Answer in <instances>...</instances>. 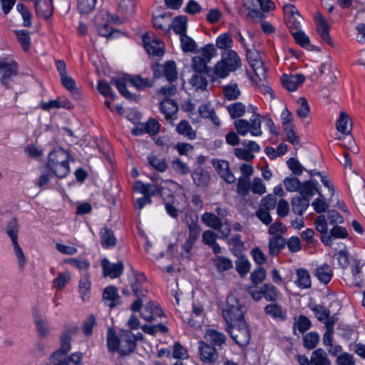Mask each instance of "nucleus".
<instances>
[{"label":"nucleus","instance_id":"obj_1","mask_svg":"<svg viewBox=\"0 0 365 365\" xmlns=\"http://www.w3.org/2000/svg\"><path fill=\"white\" fill-rule=\"evenodd\" d=\"M138 338L130 330H121L119 336L113 328H109L107 332V346L110 352L115 351L121 356H128L136 348Z\"/></svg>","mask_w":365,"mask_h":365},{"label":"nucleus","instance_id":"obj_2","mask_svg":"<svg viewBox=\"0 0 365 365\" xmlns=\"http://www.w3.org/2000/svg\"><path fill=\"white\" fill-rule=\"evenodd\" d=\"M241 59L233 50H227L221 54V60L214 67L215 77L225 78L231 72H235L241 67Z\"/></svg>","mask_w":365,"mask_h":365},{"label":"nucleus","instance_id":"obj_3","mask_svg":"<svg viewBox=\"0 0 365 365\" xmlns=\"http://www.w3.org/2000/svg\"><path fill=\"white\" fill-rule=\"evenodd\" d=\"M110 83L115 86L119 93L128 100L135 98V96L127 90L126 87L128 84L133 86L138 90L152 86V82L148 78H142L139 76H131L129 75L118 78H113L110 80Z\"/></svg>","mask_w":365,"mask_h":365},{"label":"nucleus","instance_id":"obj_4","mask_svg":"<svg viewBox=\"0 0 365 365\" xmlns=\"http://www.w3.org/2000/svg\"><path fill=\"white\" fill-rule=\"evenodd\" d=\"M246 308L240 303V301L234 296L227 297V308L223 310V317L227 325L244 322V314Z\"/></svg>","mask_w":365,"mask_h":365},{"label":"nucleus","instance_id":"obj_5","mask_svg":"<svg viewBox=\"0 0 365 365\" xmlns=\"http://www.w3.org/2000/svg\"><path fill=\"white\" fill-rule=\"evenodd\" d=\"M205 75L206 73H194L188 81L190 86V94L192 95L197 101H203L208 96L207 90L208 83Z\"/></svg>","mask_w":365,"mask_h":365},{"label":"nucleus","instance_id":"obj_6","mask_svg":"<svg viewBox=\"0 0 365 365\" xmlns=\"http://www.w3.org/2000/svg\"><path fill=\"white\" fill-rule=\"evenodd\" d=\"M0 69H3V74L0 78L1 86L6 89H11L14 78L18 75V63L9 58L0 59Z\"/></svg>","mask_w":365,"mask_h":365},{"label":"nucleus","instance_id":"obj_7","mask_svg":"<svg viewBox=\"0 0 365 365\" xmlns=\"http://www.w3.org/2000/svg\"><path fill=\"white\" fill-rule=\"evenodd\" d=\"M202 221L207 227L218 231L220 233L221 239H227L229 237L231 232L230 225L217 215L212 212H205L202 215Z\"/></svg>","mask_w":365,"mask_h":365},{"label":"nucleus","instance_id":"obj_8","mask_svg":"<svg viewBox=\"0 0 365 365\" xmlns=\"http://www.w3.org/2000/svg\"><path fill=\"white\" fill-rule=\"evenodd\" d=\"M228 331L237 344L244 346L250 342V331L245 321L228 324Z\"/></svg>","mask_w":365,"mask_h":365},{"label":"nucleus","instance_id":"obj_9","mask_svg":"<svg viewBox=\"0 0 365 365\" xmlns=\"http://www.w3.org/2000/svg\"><path fill=\"white\" fill-rule=\"evenodd\" d=\"M247 59L259 79L260 81L264 80L267 77L266 68L261 60L259 53L255 49H248L247 51Z\"/></svg>","mask_w":365,"mask_h":365},{"label":"nucleus","instance_id":"obj_10","mask_svg":"<svg viewBox=\"0 0 365 365\" xmlns=\"http://www.w3.org/2000/svg\"><path fill=\"white\" fill-rule=\"evenodd\" d=\"M213 167L218 175L229 184L235 182L236 178L230 169L229 163L227 160L213 159L212 160Z\"/></svg>","mask_w":365,"mask_h":365},{"label":"nucleus","instance_id":"obj_11","mask_svg":"<svg viewBox=\"0 0 365 365\" xmlns=\"http://www.w3.org/2000/svg\"><path fill=\"white\" fill-rule=\"evenodd\" d=\"M143 41L144 47L149 54L155 56H163V43L159 38H156L153 34L152 36L145 34L143 36Z\"/></svg>","mask_w":365,"mask_h":365},{"label":"nucleus","instance_id":"obj_12","mask_svg":"<svg viewBox=\"0 0 365 365\" xmlns=\"http://www.w3.org/2000/svg\"><path fill=\"white\" fill-rule=\"evenodd\" d=\"M199 351L200 359L205 363H212L218 358V353L215 346L203 341H199Z\"/></svg>","mask_w":365,"mask_h":365},{"label":"nucleus","instance_id":"obj_13","mask_svg":"<svg viewBox=\"0 0 365 365\" xmlns=\"http://www.w3.org/2000/svg\"><path fill=\"white\" fill-rule=\"evenodd\" d=\"M348 237L346 230L341 226L334 225L327 235L322 237V242L327 246H331L335 239H344Z\"/></svg>","mask_w":365,"mask_h":365},{"label":"nucleus","instance_id":"obj_14","mask_svg":"<svg viewBox=\"0 0 365 365\" xmlns=\"http://www.w3.org/2000/svg\"><path fill=\"white\" fill-rule=\"evenodd\" d=\"M305 77L302 74L283 75L282 83L283 86L289 91H294L303 83Z\"/></svg>","mask_w":365,"mask_h":365},{"label":"nucleus","instance_id":"obj_15","mask_svg":"<svg viewBox=\"0 0 365 365\" xmlns=\"http://www.w3.org/2000/svg\"><path fill=\"white\" fill-rule=\"evenodd\" d=\"M102 267L103 269V275L109 276L111 278H117L120 277L124 269V265L122 262L111 264L107 259H104L103 260Z\"/></svg>","mask_w":365,"mask_h":365},{"label":"nucleus","instance_id":"obj_16","mask_svg":"<svg viewBox=\"0 0 365 365\" xmlns=\"http://www.w3.org/2000/svg\"><path fill=\"white\" fill-rule=\"evenodd\" d=\"M69 154L62 148L53 150L49 153L47 165L48 168L68 163Z\"/></svg>","mask_w":365,"mask_h":365},{"label":"nucleus","instance_id":"obj_17","mask_svg":"<svg viewBox=\"0 0 365 365\" xmlns=\"http://www.w3.org/2000/svg\"><path fill=\"white\" fill-rule=\"evenodd\" d=\"M162 315V309L158 304H155L151 302L145 304L140 314L141 317L147 322H152L155 320L156 317H160Z\"/></svg>","mask_w":365,"mask_h":365},{"label":"nucleus","instance_id":"obj_18","mask_svg":"<svg viewBox=\"0 0 365 365\" xmlns=\"http://www.w3.org/2000/svg\"><path fill=\"white\" fill-rule=\"evenodd\" d=\"M317 185V182H315L313 180H305L302 182V186L299 190L300 196L310 200L311 197H312L316 193H318L320 197H323V195L318 190Z\"/></svg>","mask_w":365,"mask_h":365},{"label":"nucleus","instance_id":"obj_19","mask_svg":"<svg viewBox=\"0 0 365 365\" xmlns=\"http://www.w3.org/2000/svg\"><path fill=\"white\" fill-rule=\"evenodd\" d=\"M205 340L212 346L221 347L226 342V336L216 329H208L205 334Z\"/></svg>","mask_w":365,"mask_h":365},{"label":"nucleus","instance_id":"obj_20","mask_svg":"<svg viewBox=\"0 0 365 365\" xmlns=\"http://www.w3.org/2000/svg\"><path fill=\"white\" fill-rule=\"evenodd\" d=\"M35 7L36 14L41 18L48 19L52 15V0H36Z\"/></svg>","mask_w":365,"mask_h":365},{"label":"nucleus","instance_id":"obj_21","mask_svg":"<svg viewBox=\"0 0 365 365\" xmlns=\"http://www.w3.org/2000/svg\"><path fill=\"white\" fill-rule=\"evenodd\" d=\"M207 64V63L197 56L192 58V67L196 73H206L207 76L212 78V81H215L214 68H209Z\"/></svg>","mask_w":365,"mask_h":365},{"label":"nucleus","instance_id":"obj_22","mask_svg":"<svg viewBox=\"0 0 365 365\" xmlns=\"http://www.w3.org/2000/svg\"><path fill=\"white\" fill-rule=\"evenodd\" d=\"M292 210L298 215H302L309 206V200L302 196H297L292 199Z\"/></svg>","mask_w":365,"mask_h":365},{"label":"nucleus","instance_id":"obj_23","mask_svg":"<svg viewBox=\"0 0 365 365\" xmlns=\"http://www.w3.org/2000/svg\"><path fill=\"white\" fill-rule=\"evenodd\" d=\"M297 279L295 284L301 289H308L312 286L311 277L309 272L303 268L296 270Z\"/></svg>","mask_w":365,"mask_h":365},{"label":"nucleus","instance_id":"obj_24","mask_svg":"<svg viewBox=\"0 0 365 365\" xmlns=\"http://www.w3.org/2000/svg\"><path fill=\"white\" fill-rule=\"evenodd\" d=\"M227 245L233 255L240 256L245 250V244L240 235H235L230 238H227Z\"/></svg>","mask_w":365,"mask_h":365},{"label":"nucleus","instance_id":"obj_25","mask_svg":"<svg viewBox=\"0 0 365 365\" xmlns=\"http://www.w3.org/2000/svg\"><path fill=\"white\" fill-rule=\"evenodd\" d=\"M336 128L337 130L343 134L348 135L351 133V121L348 115L344 111H341L339 118L336 123Z\"/></svg>","mask_w":365,"mask_h":365},{"label":"nucleus","instance_id":"obj_26","mask_svg":"<svg viewBox=\"0 0 365 365\" xmlns=\"http://www.w3.org/2000/svg\"><path fill=\"white\" fill-rule=\"evenodd\" d=\"M315 277L323 284H328L332 276L333 272L329 265L324 264L314 269Z\"/></svg>","mask_w":365,"mask_h":365},{"label":"nucleus","instance_id":"obj_27","mask_svg":"<svg viewBox=\"0 0 365 365\" xmlns=\"http://www.w3.org/2000/svg\"><path fill=\"white\" fill-rule=\"evenodd\" d=\"M135 0H120L118 11L122 14L123 20L128 19L135 13Z\"/></svg>","mask_w":365,"mask_h":365},{"label":"nucleus","instance_id":"obj_28","mask_svg":"<svg viewBox=\"0 0 365 365\" xmlns=\"http://www.w3.org/2000/svg\"><path fill=\"white\" fill-rule=\"evenodd\" d=\"M101 245L104 248H110L115 246L117 239L115 238L113 232L107 227H103L100 231Z\"/></svg>","mask_w":365,"mask_h":365},{"label":"nucleus","instance_id":"obj_29","mask_svg":"<svg viewBox=\"0 0 365 365\" xmlns=\"http://www.w3.org/2000/svg\"><path fill=\"white\" fill-rule=\"evenodd\" d=\"M286 240L282 236H275L269 239V252L270 255L275 256L285 247Z\"/></svg>","mask_w":365,"mask_h":365},{"label":"nucleus","instance_id":"obj_30","mask_svg":"<svg viewBox=\"0 0 365 365\" xmlns=\"http://www.w3.org/2000/svg\"><path fill=\"white\" fill-rule=\"evenodd\" d=\"M91 283L90 280V275L88 272H86L80 279L79 281V292L81 299L83 301L89 298V293L91 290Z\"/></svg>","mask_w":365,"mask_h":365},{"label":"nucleus","instance_id":"obj_31","mask_svg":"<svg viewBox=\"0 0 365 365\" xmlns=\"http://www.w3.org/2000/svg\"><path fill=\"white\" fill-rule=\"evenodd\" d=\"M192 178L194 183L197 187L206 186L210 180V175L208 172L202 168H197L192 174Z\"/></svg>","mask_w":365,"mask_h":365},{"label":"nucleus","instance_id":"obj_32","mask_svg":"<svg viewBox=\"0 0 365 365\" xmlns=\"http://www.w3.org/2000/svg\"><path fill=\"white\" fill-rule=\"evenodd\" d=\"M263 121V116L257 113L255 111L250 118V134L252 136H261L262 135L261 125Z\"/></svg>","mask_w":365,"mask_h":365},{"label":"nucleus","instance_id":"obj_33","mask_svg":"<svg viewBox=\"0 0 365 365\" xmlns=\"http://www.w3.org/2000/svg\"><path fill=\"white\" fill-rule=\"evenodd\" d=\"M263 297L268 302H275L279 297V292L275 286L270 283H265L262 287Z\"/></svg>","mask_w":365,"mask_h":365},{"label":"nucleus","instance_id":"obj_34","mask_svg":"<svg viewBox=\"0 0 365 365\" xmlns=\"http://www.w3.org/2000/svg\"><path fill=\"white\" fill-rule=\"evenodd\" d=\"M160 108L166 118L171 117L178 109L177 103L173 100L168 98H165L160 103Z\"/></svg>","mask_w":365,"mask_h":365},{"label":"nucleus","instance_id":"obj_35","mask_svg":"<svg viewBox=\"0 0 365 365\" xmlns=\"http://www.w3.org/2000/svg\"><path fill=\"white\" fill-rule=\"evenodd\" d=\"M134 282H130V286L133 294L138 298L143 296L141 284L146 280V277L143 273H136L133 272Z\"/></svg>","mask_w":365,"mask_h":365},{"label":"nucleus","instance_id":"obj_36","mask_svg":"<svg viewBox=\"0 0 365 365\" xmlns=\"http://www.w3.org/2000/svg\"><path fill=\"white\" fill-rule=\"evenodd\" d=\"M103 299L108 303L110 307H114L118 299V289L114 286L106 287L103 292Z\"/></svg>","mask_w":365,"mask_h":365},{"label":"nucleus","instance_id":"obj_37","mask_svg":"<svg viewBox=\"0 0 365 365\" xmlns=\"http://www.w3.org/2000/svg\"><path fill=\"white\" fill-rule=\"evenodd\" d=\"M187 21V19L186 16H177L173 20L172 24H170V28H173L175 34L181 36V34L182 35L186 34Z\"/></svg>","mask_w":365,"mask_h":365},{"label":"nucleus","instance_id":"obj_38","mask_svg":"<svg viewBox=\"0 0 365 365\" xmlns=\"http://www.w3.org/2000/svg\"><path fill=\"white\" fill-rule=\"evenodd\" d=\"M313 365H331L327 354L322 349H317L312 353Z\"/></svg>","mask_w":365,"mask_h":365},{"label":"nucleus","instance_id":"obj_39","mask_svg":"<svg viewBox=\"0 0 365 365\" xmlns=\"http://www.w3.org/2000/svg\"><path fill=\"white\" fill-rule=\"evenodd\" d=\"M187 218L188 216L186 215V220H187ZM187 222L189 229V235L187 241L195 244L200 232V227L197 223V217H195V219L191 218V222H189L187 221Z\"/></svg>","mask_w":365,"mask_h":365},{"label":"nucleus","instance_id":"obj_40","mask_svg":"<svg viewBox=\"0 0 365 365\" xmlns=\"http://www.w3.org/2000/svg\"><path fill=\"white\" fill-rule=\"evenodd\" d=\"M264 312L267 315H270L275 319L284 320L287 315L286 312L282 310V307L277 304H270L265 307Z\"/></svg>","mask_w":365,"mask_h":365},{"label":"nucleus","instance_id":"obj_41","mask_svg":"<svg viewBox=\"0 0 365 365\" xmlns=\"http://www.w3.org/2000/svg\"><path fill=\"white\" fill-rule=\"evenodd\" d=\"M176 130L180 135H185L190 140L196 138V133L187 120H181L176 127Z\"/></svg>","mask_w":365,"mask_h":365},{"label":"nucleus","instance_id":"obj_42","mask_svg":"<svg viewBox=\"0 0 365 365\" xmlns=\"http://www.w3.org/2000/svg\"><path fill=\"white\" fill-rule=\"evenodd\" d=\"M71 337L68 333H64L61 337V347L53 353V358L55 359L62 354H66L71 349Z\"/></svg>","mask_w":365,"mask_h":365},{"label":"nucleus","instance_id":"obj_43","mask_svg":"<svg viewBox=\"0 0 365 365\" xmlns=\"http://www.w3.org/2000/svg\"><path fill=\"white\" fill-rule=\"evenodd\" d=\"M34 323L39 337H46L49 331V327L47 321L41 318L39 315L36 314L34 316Z\"/></svg>","mask_w":365,"mask_h":365},{"label":"nucleus","instance_id":"obj_44","mask_svg":"<svg viewBox=\"0 0 365 365\" xmlns=\"http://www.w3.org/2000/svg\"><path fill=\"white\" fill-rule=\"evenodd\" d=\"M292 34L296 42L301 46L310 50L314 49V46L310 43L308 36H307L302 30L292 31Z\"/></svg>","mask_w":365,"mask_h":365},{"label":"nucleus","instance_id":"obj_45","mask_svg":"<svg viewBox=\"0 0 365 365\" xmlns=\"http://www.w3.org/2000/svg\"><path fill=\"white\" fill-rule=\"evenodd\" d=\"M200 115L205 118L210 119L215 125H219L220 122L216 116L214 109L209 104H202L198 109Z\"/></svg>","mask_w":365,"mask_h":365},{"label":"nucleus","instance_id":"obj_46","mask_svg":"<svg viewBox=\"0 0 365 365\" xmlns=\"http://www.w3.org/2000/svg\"><path fill=\"white\" fill-rule=\"evenodd\" d=\"M246 110L245 106L241 102H237L227 106V111L232 118H238L242 117Z\"/></svg>","mask_w":365,"mask_h":365},{"label":"nucleus","instance_id":"obj_47","mask_svg":"<svg viewBox=\"0 0 365 365\" xmlns=\"http://www.w3.org/2000/svg\"><path fill=\"white\" fill-rule=\"evenodd\" d=\"M251 183L250 178L240 177L237 184V194L242 197L247 196L251 189Z\"/></svg>","mask_w":365,"mask_h":365},{"label":"nucleus","instance_id":"obj_48","mask_svg":"<svg viewBox=\"0 0 365 365\" xmlns=\"http://www.w3.org/2000/svg\"><path fill=\"white\" fill-rule=\"evenodd\" d=\"M213 263L219 272H224L232 267V262L227 257L217 256L213 259Z\"/></svg>","mask_w":365,"mask_h":365},{"label":"nucleus","instance_id":"obj_49","mask_svg":"<svg viewBox=\"0 0 365 365\" xmlns=\"http://www.w3.org/2000/svg\"><path fill=\"white\" fill-rule=\"evenodd\" d=\"M354 265L351 268V273L353 275V283L356 287H361L363 282L362 277L361 276L362 264L359 259H354Z\"/></svg>","mask_w":365,"mask_h":365},{"label":"nucleus","instance_id":"obj_50","mask_svg":"<svg viewBox=\"0 0 365 365\" xmlns=\"http://www.w3.org/2000/svg\"><path fill=\"white\" fill-rule=\"evenodd\" d=\"M153 26L166 34L170 29V24L165 14L155 16L153 19Z\"/></svg>","mask_w":365,"mask_h":365},{"label":"nucleus","instance_id":"obj_51","mask_svg":"<svg viewBox=\"0 0 365 365\" xmlns=\"http://www.w3.org/2000/svg\"><path fill=\"white\" fill-rule=\"evenodd\" d=\"M232 44L233 41L231 35L228 33L223 34L217 38L216 46L220 49H224L225 51L231 50Z\"/></svg>","mask_w":365,"mask_h":365},{"label":"nucleus","instance_id":"obj_52","mask_svg":"<svg viewBox=\"0 0 365 365\" xmlns=\"http://www.w3.org/2000/svg\"><path fill=\"white\" fill-rule=\"evenodd\" d=\"M223 93L226 99L234 101L238 98L240 95V91L237 84H230L224 86Z\"/></svg>","mask_w":365,"mask_h":365},{"label":"nucleus","instance_id":"obj_53","mask_svg":"<svg viewBox=\"0 0 365 365\" xmlns=\"http://www.w3.org/2000/svg\"><path fill=\"white\" fill-rule=\"evenodd\" d=\"M283 183L288 192H294L299 190L302 182L296 177H287L284 179Z\"/></svg>","mask_w":365,"mask_h":365},{"label":"nucleus","instance_id":"obj_54","mask_svg":"<svg viewBox=\"0 0 365 365\" xmlns=\"http://www.w3.org/2000/svg\"><path fill=\"white\" fill-rule=\"evenodd\" d=\"M310 327V320L306 316L300 315L294 325V333L296 334V330L297 329L299 334H303L307 331Z\"/></svg>","mask_w":365,"mask_h":365},{"label":"nucleus","instance_id":"obj_55","mask_svg":"<svg viewBox=\"0 0 365 365\" xmlns=\"http://www.w3.org/2000/svg\"><path fill=\"white\" fill-rule=\"evenodd\" d=\"M19 42L21 43L23 49L27 51L30 48L31 39L29 32L26 30L15 31Z\"/></svg>","mask_w":365,"mask_h":365},{"label":"nucleus","instance_id":"obj_56","mask_svg":"<svg viewBox=\"0 0 365 365\" xmlns=\"http://www.w3.org/2000/svg\"><path fill=\"white\" fill-rule=\"evenodd\" d=\"M182 49L184 52H194L196 48L195 41L186 34L180 36Z\"/></svg>","mask_w":365,"mask_h":365},{"label":"nucleus","instance_id":"obj_57","mask_svg":"<svg viewBox=\"0 0 365 365\" xmlns=\"http://www.w3.org/2000/svg\"><path fill=\"white\" fill-rule=\"evenodd\" d=\"M316 230L321 234V238L324 235H327L328 223L326 217L324 215H320L315 219L314 221Z\"/></svg>","mask_w":365,"mask_h":365},{"label":"nucleus","instance_id":"obj_58","mask_svg":"<svg viewBox=\"0 0 365 365\" xmlns=\"http://www.w3.org/2000/svg\"><path fill=\"white\" fill-rule=\"evenodd\" d=\"M149 164L156 170L163 173L167 170L168 165L164 159L157 158L155 155H149L148 157Z\"/></svg>","mask_w":365,"mask_h":365},{"label":"nucleus","instance_id":"obj_59","mask_svg":"<svg viewBox=\"0 0 365 365\" xmlns=\"http://www.w3.org/2000/svg\"><path fill=\"white\" fill-rule=\"evenodd\" d=\"M310 309L314 312L317 319L322 322L325 321L330 315L329 309L320 304H314L310 307Z\"/></svg>","mask_w":365,"mask_h":365},{"label":"nucleus","instance_id":"obj_60","mask_svg":"<svg viewBox=\"0 0 365 365\" xmlns=\"http://www.w3.org/2000/svg\"><path fill=\"white\" fill-rule=\"evenodd\" d=\"M164 75L170 82L177 79L176 65L174 61H168L165 64Z\"/></svg>","mask_w":365,"mask_h":365},{"label":"nucleus","instance_id":"obj_61","mask_svg":"<svg viewBox=\"0 0 365 365\" xmlns=\"http://www.w3.org/2000/svg\"><path fill=\"white\" fill-rule=\"evenodd\" d=\"M98 92L105 97L110 98L113 100L116 98V95L112 91L110 85L105 81H100L97 85Z\"/></svg>","mask_w":365,"mask_h":365},{"label":"nucleus","instance_id":"obj_62","mask_svg":"<svg viewBox=\"0 0 365 365\" xmlns=\"http://www.w3.org/2000/svg\"><path fill=\"white\" fill-rule=\"evenodd\" d=\"M216 49L212 44H207L202 48L200 54L197 55L200 58L206 63H209L212 58L215 55Z\"/></svg>","mask_w":365,"mask_h":365},{"label":"nucleus","instance_id":"obj_63","mask_svg":"<svg viewBox=\"0 0 365 365\" xmlns=\"http://www.w3.org/2000/svg\"><path fill=\"white\" fill-rule=\"evenodd\" d=\"M234 125L237 133L242 136H245L248 133H250V122L245 119L235 120Z\"/></svg>","mask_w":365,"mask_h":365},{"label":"nucleus","instance_id":"obj_64","mask_svg":"<svg viewBox=\"0 0 365 365\" xmlns=\"http://www.w3.org/2000/svg\"><path fill=\"white\" fill-rule=\"evenodd\" d=\"M319 336L316 332H309L304 337V345L308 349H313L319 342Z\"/></svg>","mask_w":365,"mask_h":365}]
</instances>
